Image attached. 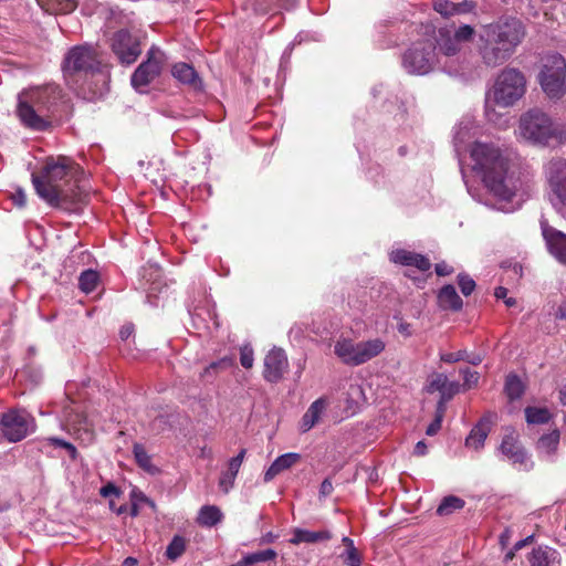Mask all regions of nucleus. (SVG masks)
Masks as SVG:
<instances>
[{
	"label": "nucleus",
	"mask_w": 566,
	"mask_h": 566,
	"mask_svg": "<svg viewBox=\"0 0 566 566\" xmlns=\"http://www.w3.org/2000/svg\"><path fill=\"white\" fill-rule=\"evenodd\" d=\"M52 3V6H55V10L67 13L73 11L76 8L77 0H48Z\"/></svg>",
	"instance_id": "obj_45"
},
{
	"label": "nucleus",
	"mask_w": 566,
	"mask_h": 566,
	"mask_svg": "<svg viewBox=\"0 0 566 566\" xmlns=\"http://www.w3.org/2000/svg\"><path fill=\"white\" fill-rule=\"evenodd\" d=\"M434 271L438 276H447L453 273V268L443 261L436 264Z\"/></svg>",
	"instance_id": "obj_51"
},
{
	"label": "nucleus",
	"mask_w": 566,
	"mask_h": 566,
	"mask_svg": "<svg viewBox=\"0 0 566 566\" xmlns=\"http://www.w3.org/2000/svg\"><path fill=\"white\" fill-rule=\"evenodd\" d=\"M560 433L558 429H554L547 434L539 438L537 448L546 453H553L557 450L559 443Z\"/></svg>",
	"instance_id": "obj_36"
},
{
	"label": "nucleus",
	"mask_w": 566,
	"mask_h": 566,
	"mask_svg": "<svg viewBox=\"0 0 566 566\" xmlns=\"http://www.w3.org/2000/svg\"><path fill=\"white\" fill-rule=\"evenodd\" d=\"M112 52L122 64H133L142 53L139 40L128 30L116 31L111 39Z\"/></svg>",
	"instance_id": "obj_14"
},
{
	"label": "nucleus",
	"mask_w": 566,
	"mask_h": 566,
	"mask_svg": "<svg viewBox=\"0 0 566 566\" xmlns=\"http://www.w3.org/2000/svg\"><path fill=\"white\" fill-rule=\"evenodd\" d=\"M99 494L103 497H111V496L119 497L122 495V491L114 483L108 482L107 484H105L104 486H102L99 489Z\"/></svg>",
	"instance_id": "obj_49"
},
{
	"label": "nucleus",
	"mask_w": 566,
	"mask_h": 566,
	"mask_svg": "<svg viewBox=\"0 0 566 566\" xmlns=\"http://www.w3.org/2000/svg\"><path fill=\"white\" fill-rule=\"evenodd\" d=\"M474 8L473 2L463 1L459 3L451 2L449 0H434L433 9L442 17H451L458 13H467L472 11Z\"/></svg>",
	"instance_id": "obj_29"
},
{
	"label": "nucleus",
	"mask_w": 566,
	"mask_h": 566,
	"mask_svg": "<svg viewBox=\"0 0 566 566\" xmlns=\"http://www.w3.org/2000/svg\"><path fill=\"white\" fill-rule=\"evenodd\" d=\"M45 441L50 446L63 448L64 450H66L67 453H69V457H70V459L72 461L77 460L78 451H77L76 447L74 444H72L71 442L65 441V440L60 439V438H56V437H49V438L45 439Z\"/></svg>",
	"instance_id": "obj_40"
},
{
	"label": "nucleus",
	"mask_w": 566,
	"mask_h": 566,
	"mask_svg": "<svg viewBox=\"0 0 566 566\" xmlns=\"http://www.w3.org/2000/svg\"><path fill=\"white\" fill-rule=\"evenodd\" d=\"M64 97L63 90L56 84L31 88L20 96L17 114L25 127L44 132L60 112Z\"/></svg>",
	"instance_id": "obj_4"
},
{
	"label": "nucleus",
	"mask_w": 566,
	"mask_h": 566,
	"mask_svg": "<svg viewBox=\"0 0 566 566\" xmlns=\"http://www.w3.org/2000/svg\"><path fill=\"white\" fill-rule=\"evenodd\" d=\"M334 490V486H333V483L329 479H325L323 480V482L321 483V486H319V495L321 496H328L332 494Z\"/></svg>",
	"instance_id": "obj_55"
},
{
	"label": "nucleus",
	"mask_w": 566,
	"mask_h": 566,
	"mask_svg": "<svg viewBox=\"0 0 566 566\" xmlns=\"http://www.w3.org/2000/svg\"><path fill=\"white\" fill-rule=\"evenodd\" d=\"M133 453L137 464L148 473H156L158 469L151 463V457L147 453L144 446L135 443L133 447Z\"/></svg>",
	"instance_id": "obj_33"
},
{
	"label": "nucleus",
	"mask_w": 566,
	"mask_h": 566,
	"mask_svg": "<svg viewBox=\"0 0 566 566\" xmlns=\"http://www.w3.org/2000/svg\"><path fill=\"white\" fill-rule=\"evenodd\" d=\"M413 454L418 457H423L427 454V444L424 443V441L417 442L413 450Z\"/></svg>",
	"instance_id": "obj_60"
},
{
	"label": "nucleus",
	"mask_w": 566,
	"mask_h": 566,
	"mask_svg": "<svg viewBox=\"0 0 566 566\" xmlns=\"http://www.w3.org/2000/svg\"><path fill=\"white\" fill-rule=\"evenodd\" d=\"M98 281L99 275L96 271L86 270L78 277V286L84 293L88 294L96 289Z\"/></svg>",
	"instance_id": "obj_37"
},
{
	"label": "nucleus",
	"mask_w": 566,
	"mask_h": 566,
	"mask_svg": "<svg viewBox=\"0 0 566 566\" xmlns=\"http://www.w3.org/2000/svg\"><path fill=\"white\" fill-rule=\"evenodd\" d=\"M495 418V413H488L483 416L467 437L465 446L475 450L482 448Z\"/></svg>",
	"instance_id": "obj_20"
},
{
	"label": "nucleus",
	"mask_w": 566,
	"mask_h": 566,
	"mask_svg": "<svg viewBox=\"0 0 566 566\" xmlns=\"http://www.w3.org/2000/svg\"><path fill=\"white\" fill-rule=\"evenodd\" d=\"M343 545L346 547L345 552L340 554L344 564L348 566H361V555L354 545V541L347 536L342 538Z\"/></svg>",
	"instance_id": "obj_30"
},
{
	"label": "nucleus",
	"mask_w": 566,
	"mask_h": 566,
	"mask_svg": "<svg viewBox=\"0 0 566 566\" xmlns=\"http://www.w3.org/2000/svg\"><path fill=\"white\" fill-rule=\"evenodd\" d=\"M12 200L14 202V205L19 208H22L25 206L27 203V195L25 192L22 190V189H18L13 195H12Z\"/></svg>",
	"instance_id": "obj_52"
},
{
	"label": "nucleus",
	"mask_w": 566,
	"mask_h": 566,
	"mask_svg": "<svg viewBox=\"0 0 566 566\" xmlns=\"http://www.w3.org/2000/svg\"><path fill=\"white\" fill-rule=\"evenodd\" d=\"M520 136L528 144L539 147L566 143V125L556 123L547 113L535 107L521 115Z\"/></svg>",
	"instance_id": "obj_5"
},
{
	"label": "nucleus",
	"mask_w": 566,
	"mask_h": 566,
	"mask_svg": "<svg viewBox=\"0 0 566 566\" xmlns=\"http://www.w3.org/2000/svg\"><path fill=\"white\" fill-rule=\"evenodd\" d=\"M62 427L84 444L92 443L95 438L93 426L83 411L66 409Z\"/></svg>",
	"instance_id": "obj_17"
},
{
	"label": "nucleus",
	"mask_w": 566,
	"mask_h": 566,
	"mask_svg": "<svg viewBox=\"0 0 566 566\" xmlns=\"http://www.w3.org/2000/svg\"><path fill=\"white\" fill-rule=\"evenodd\" d=\"M134 333V325L133 324H126L122 326L119 331V336L123 340L128 339Z\"/></svg>",
	"instance_id": "obj_58"
},
{
	"label": "nucleus",
	"mask_w": 566,
	"mask_h": 566,
	"mask_svg": "<svg viewBox=\"0 0 566 566\" xmlns=\"http://www.w3.org/2000/svg\"><path fill=\"white\" fill-rule=\"evenodd\" d=\"M166 62L165 53L156 48L151 46L147 52V60L138 65L132 75L130 82L136 90L146 87L156 77H158L163 71Z\"/></svg>",
	"instance_id": "obj_12"
},
{
	"label": "nucleus",
	"mask_w": 566,
	"mask_h": 566,
	"mask_svg": "<svg viewBox=\"0 0 566 566\" xmlns=\"http://www.w3.org/2000/svg\"><path fill=\"white\" fill-rule=\"evenodd\" d=\"M525 36L523 23L516 18L500 19L483 27L479 35L478 53L490 69L504 64L514 54Z\"/></svg>",
	"instance_id": "obj_3"
},
{
	"label": "nucleus",
	"mask_w": 566,
	"mask_h": 566,
	"mask_svg": "<svg viewBox=\"0 0 566 566\" xmlns=\"http://www.w3.org/2000/svg\"><path fill=\"white\" fill-rule=\"evenodd\" d=\"M301 459L298 453L290 452L280 455L274 460V462L270 465V468L264 473V482L272 481L277 474L283 472L284 470L290 469L295 463H297Z\"/></svg>",
	"instance_id": "obj_27"
},
{
	"label": "nucleus",
	"mask_w": 566,
	"mask_h": 566,
	"mask_svg": "<svg viewBox=\"0 0 566 566\" xmlns=\"http://www.w3.org/2000/svg\"><path fill=\"white\" fill-rule=\"evenodd\" d=\"M473 169L481 172L486 188L499 199L510 201L518 189V179L509 172L510 160L503 150L475 142L471 148Z\"/></svg>",
	"instance_id": "obj_2"
},
{
	"label": "nucleus",
	"mask_w": 566,
	"mask_h": 566,
	"mask_svg": "<svg viewBox=\"0 0 566 566\" xmlns=\"http://www.w3.org/2000/svg\"><path fill=\"white\" fill-rule=\"evenodd\" d=\"M534 542V535H530L525 537L524 539H521L514 544V551H520L523 547L532 544Z\"/></svg>",
	"instance_id": "obj_59"
},
{
	"label": "nucleus",
	"mask_w": 566,
	"mask_h": 566,
	"mask_svg": "<svg viewBox=\"0 0 566 566\" xmlns=\"http://www.w3.org/2000/svg\"><path fill=\"white\" fill-rule=\"evenodd\" d=\"M555 316L558 319H566V301L559 305Z\"/></svg>",
	"instance_id": "obj_61"
},
{
	"label": "nucleus",
	"mask_w": 566,
	"mask_h": 566,
	"mask_svg": "<svg viewBox=\"0 0 566 566\" xmlns=\"http://www.w3.org/2000/svg\"><path fill=\"white\" fill-rule=\"evenodd\" d=\"M501 453L520 470L530 471L534 463L530 460L525 448L522 446L518 434L514 429L507 428L500 444Z\"/></svg>",
	"instance_id": "obj_15"
},
{
	"label": "nucleus",
	"mask_w": 566,
	"mask_h": 566,
	"mask_svg": "<svg viewBox=\"0 0 566 566\" xmlns=\"http://www.w3.org/2000/svg\"><path fill=\"white\" fill-rule=\"evenodd\" d=\"M542 233L548 251L563 264H566V234L542 222Z\"/></svg>",
	"instance_id": "obj_19"
},
{
	"label": "nucleus",
	"mask_w": 566,
	"mask_h": 566,
	"mask_svg": "<svg viewBox=\"0 0 566 566\" xmlns=\"http://www.w3.org/2000/svg\"><path fill=\"white\" fill-rule=\"evenodd\" d=\"M386 345L380 338L354 343L350 339L336 342L334 352L347 365L359 366L381 354Z\"/></svg>",
	"instance_id": "obj_7"
},
{
	"label": "nucleus",
	"mask_w": 566,
	"mask_h": 566,
	"mask_svg": "<svg viewBox=\"0 0 566 566\" xmlns=\"http://www.w3.org/2000/svg\"><path fill=\"white\" fill-rule=\"evenodd\" d=\"M276 556H277L276 552L272 548H268L264 551H260V552H255V553L245 555V557L248 558V562L251 563L252 565L256 564V563L273 560L276 558Z\"/></svg>",
	"instance_id": "obj_41"
},
{
	"label": "nucleus",
	"mask_w": 566,
	"mask_h": 566,
	"mask_svg": "<svg viewBox=\"0 0 566 566\" xmlns=\"http://www.w3.org/2000/svg\"><path fill=\"white\" fill-rule=\"evenodd\" d=\"M526 80L524 74L514 67H505L496 77L492 90L496 105L509 107L514 105L524 94Z\"/></svg>",
	"instance_id": "obj_6"
},
{
	"label": "nucleus",
	"mask_w": 566,
	"mask_h": 566,
	"mask_svg": "<svg viewBox=\"0 0 566 566\" xmlns=\"http://www.w3.org/2000/svg\"><path fill=\"white\" fill-rule=\"evenodd\" d=\"M494 295H495L496 298L505 300L506 295H507V289L503 287V286H499V287L495 289Z\"/></svg>",
	"instance_id": "obj_62"
},
{
	"label": "nucleus",
	"mask_w": 566,
	"mask_h": 566,
	"mask_svg": "<svg viewBox=\"0 0 566 566\" xmlns=\"http://www.w3.org/2000/svg\"><path fill=\"white\" fill-rule=\"evenodd\" d=\"M440 359L444 363H457L460 360L467 359V352L465 350H458L454 353H446L440 356Z\"/></svg>",
	"instance_id": "obj_50"
},
{
	"label": "nucleus",
	"mask_w": 566,
	"mask_h": 566,
	"mask_svg": "<svg viewBox=\"0 0 566 566\" xmlns=\"http://www.w3.org/2000/svg\"><path fill=\"white\" fill-rule=\"evenodd\" d=\"M525 419L530 424H544L547 423L552 415L547 408L526 407Z\"/></svg>",
	"instance_id": "obj_34"
},
{
	"label": "nucleus",
	"mask_w": 566,
	"mask_h": 566,
	"mask_svg": "<svg viewBox=\"0 0 566 566\" xmlns=\"http://www.w3.org/2000/svg\"><path fill=\"white\" fill-rule=\"evenodd\" d=\"M129 514H130L133 517L138 516V514H139V504H138L136 501H132V505H130V512H129Z\"/></svg>",
	"instance_id": "obj_63"
},
{
	"label": "nucleus",
	"mask_w": 566,
	"mask_h": 566,
	"mask_svg": "<svg viewBox=\"0 0 566 566\" xmlns=\"http://www.w3.org/2000/svg\"><path fill=\"white\" fill-rule=\"evenodd\" d=\"M397 329L405 337H410L413 333L411 324L402 319L398 323Z\"/></svg>",
	"instance_id": "obj_53"
},
{
	"label": "nucleus",
	"mask_w": 566,
	"mask_h": 566,
	"mask_svg": "<svg viewBox=\"0 0 566 566\" xmlns=\"http://www.w3.org/2000/svg\"><path fill=\"white\" fill-rule=\"evenodd\" d=\"M447 402L442 398L439 399L437 407H436V415L434 417L443 419L447 410Z\"/></svg>",
	"instance_id": "obj_57"
},
{
	"label": "nucleus",
	"mask_w": 566,
	"mask_h": 566,
	"mask_svg": "<svg viewBox=\"0 0 566 566\" xmlns=\"http://www.w3.org/2000/svg\"><path fill=\"white\" fill-rule=\"evenodd\" d=\"M438 304L439 307L447 311L451 310L458 312L462 308L463 302L462 298L455 291V287L451 284L444 285L438 294Z\"/></svg>",
	"instance_id": "obj_28"
},
{
	"label": "nucleus",
	"mask_w": 566,
	"mask_h": 566,
	"mask_svg": "<svg viewBox=\"0 0 566 566\" xmlns=\"http://www.w3.org/2000/svg\"><path fill=\"white\" fill-rule=\"evenodd\" d=\"M463 375V387L467 389L473 388L478 385L479 381V373L471 370L469 368L461 369L460 371Z\"/></svg>",
	"instance_id": "obj_43"
},
{
	"label": "nucleus",
	"mask_w": 566,
	"mask_h": 566,
	"mask_svg": "<svg viewBox=\"0 0 566 566\" xmlns=\"http://www.w3.org/2000/svg\"><path fill=\"white\" fill-rule=\"evenodd\" d=\"M332 538L333 533L328 530L308 531L296 527L292 531V537L289 539V543L292 545H300L302 543L315 544L327 542Z\"/></svg>",
	"instance_id": "obj_24"
},
{
	"label": "nucleus",
	"mask_w": 566,
	"mask_h": 566,
	"mask_svg": "<svg viewBox=\"0 0 566 566\" xmlns=\"http://www.w3.org/2000/svg\"><path fill=\"white\" fill-rule=\"evenodd\" d=\"M391 259L395 263L407 266H415L423 272L430 270L431 268V262L427 256L402 249L395 251Z\"/></svg>",
	"instance_id": "obj_25"
},
{
	"label": "nucleus",
	"mask_w": 566,
	"mask_h": 566,
	"mask_svg": "<svg viewBox=\"0 0 566 566\" xmlns=\"http://www.w3.org/2000/svg\"><path fill=\"white\" fill-rule=\"evenodd\" d=\"M544 175L551 192L566 207V159L554 157L544 166Z\"/></svg>",
	"instance_id": "obj_16"
},
{
	"label": "nucleus",
	"mask_w": 566,
	"mask_h": 566,
	"mask_svg": "<svg viewBox=\"0 0 566 566\" xmlns=\"http://www.w3.org/2000/svg\"><path fill=\"white\" fill-rule=\"evenodd\" d=\"M327 400L318 398L313 401L301 419L300 429L302 432L310 431L321 420L322 415L326 410Z\"/></svg>",
	"instance_id": "obj_26"
},
{
	"label": "nucleus",
	"mask_w": 566,
	"mask_h": 566,
	"mask_svg": "<svg viewBox=\"0 0 566 566\" xmlns=\"http://www.w3.org/2000/svg\"><path fill=\"white\" fill-rule=\"evenodd\" d=\"M448 377L444 374H437L430 381L428 386V391H441L444 387L448 386Z\"/></svg>",
	"instance_id": "obj_44"
},
{
	"label": "nucleus",
	"mask_w": 566,
	"mask_h": 566,
	"mask_svg": "<svg viewBox=\"0 0 566 566\" xmlns=\"http://www.w3.org/2000/svg\"><path fill=\"white\" fill-rule=\"evenodd\" d=\"M221 518L222 513L217 506L206 505L202 506L199 512L198 522L200 525L211 527L218 524L221 521Z\"/></svg>",
	"instance_id": "obj_32"
},
{
	"label": "nucleus",
	"mask_w": 566,
	"mask_h": 566,
	"mask_svg": "<svg viewBox=\"0 0 566 566\" xmlns=\"http://www.w3.org/2000/svg\"><path fill=\"white\" fill-rule=\"evenodd\" d=\"M80 166L70 157H49L39 174H32V184L36 195L49 206L73 211L87 198L77 184Z\"/></svg>",
	"instance_id": "obj_1"
},
{
	"label": "nucleus",
	"mask_w": 566,
	"mask_h": 566,
	"mask_svg": "<svg viewBox=\"0 0 566 566\" xmlns=\"http://www.w3.org/2000/svg\"><path fill=\"white\" fill-rule=\"evenodd\" d=\"M187 541L180 535H175L166 548V557L170 560H176L186 551Z\"/></svg>",
	"instance_id": "obj_38"
},
{
	"label": "nucleus",
	"mask_w": 566,
	"mask_h": 566,
	"mask_svg": "<svg viewBox=\"0 0 566 566\" xmlns=\"http://www.w3.org/2000/svg\"><path fill=\"white\" fill-rule=\"evenodd\" d=\"M65 70L72 74L105 80L96 52L87 46H75L69 51L65 57Z\"/></svg>",
	"instance_id": "obj_10"
},
{
	"label": "nucleus",
	"mask_w": 566,
	"mask_h": 566,
	"mask_svg": "<svg viewBox=\"0 0 566 566\" xmlns=\"http://www.w3.org/2000/svg\"><path fill=\"white\" fill-rule=\"evenodd\" d=\"M539 83L549 98H560L566 93V61L560 54L547 56L539 73Z\"/></svg>",
	"instance_id": "obj_8"
},
{
	"label": "nucleus",
	"mask_w": 566,
	"mask_h": 566,
	"mask_svg": "<svg viewBox=\"0 0 566 566\" xmlns=\"http://www.w3.org/2000/svg\"><path fill=\"white\" fill-rule=\"evenodd\" d=\"M289 370L287 356L281 348L271 349L264 357L263 377L266 381L276 384Z\"/></svg>",
	"instance_id": "obj_18"
},
{
	"label": "nucleus",
	"mask_w": 566,
	"mask_h": 566,
	"mask_svg": "<svg viewBox=\"0 0 566 566\" xmlns=\"http://www.w3.org/2000/svg\"><path fill=\"white\" fill-rule=\"evenodd\" d=\"M558 395L560 403L566 407V385L559 389Z\"/></svg>",
	"instance_id": "obj_64"
},
{
	"label": "nucleus",
	"mask_w": 566,
	"mask_h": 566,
	"mask_svg": "<svg viewBox=\"0 0 566 566\" xmlns=\"http://www.w3.org/2000/svg\"><path fill=\"white\" fill-rule=\"evenodd\" d=\"M442 420L443 419L434 417L432 422L427 427L426 433L428 436L437 434L439 432V430L441 429Z\"/></svg>",
	"instance_id": "obj_54"
},
{
	"label": "nucleus",
	"mask_w": 566,
	"mask_h": 566,
	"mask_svg": "<svg viewBox=\"0 0 566 566\" xmlns=\"http://www.w3.org/2000/svg\"><path fill=\"white\" fill-rule=\"evenodd\" d=\"M245 454L247 449H241L235 457L228 461L227 469L221 472L218 484L223 493H229V491L233 488Z\"/></svg>",
	"instance_id": "obj_21"
},
{
	"label": "nucleus",
	"mask_w": 566,
	"mask_h": 566,
	"mask_svg": "<svg viewBox=\"0 0 566 566\" xmlns=\"http://www.w3.org/2000/svg\"><path fill=\"white\" fill-rule=\"evenodd\" d=\"M33 418L20 409H9L0 415V429L3 438L9 442H19L29 434Z\"/></svg>",
	"instance_id": "obj_11"
},
{
	"label": "nucleus",
	"mask_w": 566,
	"mask_h": 566,
	"mask_svg": "<svg viewBox=\"0 0 566 566\" xmlns=\"http://www.w3.org/2000/svg\"><path fill=\"white\" fill-rule=\"evenodd\" d=\"M253 349L249 346H244L240 349V364L242 367L250 369L253 366Z\"/></svg>",
	"instance_id": "obj_46"
},
{
	"label": "nucleus",
	"mask_w": 566,
	"mask_h": 566,
	"mask_svg": "<svg viewBox=\"0 0 566 566\" xmlns=\"http://www.w3.org/2000/svg\"><path fill=\"white\" fill-rule=\"evenodd\" d=\"M530 566H560L559 553L549 546H537L528 554Z\"/></svg>",
	"instance_id": "obj_23"
},
{
	"label": "nucleus",
	"mask_w": 566,
	"mask_h": 566,
	"mask_svg": "<svg viewBox=\"0 0 566 566\" xmlns=\"http://www.w3.org/2000/svg\"><path fill=\"white\" fill-rule=\"evenodd\" d=\"M172 76L189 88L200 92L203 90V83L197 71L192 65L179 62L172 66Z\"/></svg>",
	"instance_id": "obj_22"
},
{
	"label": "nucleus",
	"mask_w": 566,
	"mask_h": 566,
	"mask_svg": "<svg viewBox=\"0 0 566 566\" xmlns=\"http://www.w3.org/2000/svg\"><path fill=\"white\" fill-rule=\"evenodd\" d=\"M475 33L473 27L463 24L453 33L448 28H439L436 35V49L446 56H454L461 51V43L470 42Z\"/></svg>",
	"instance_id": "obj_13"
},
{
	"label": "nucleus",
	"mask_w": 566,
	"mask_h": 566,
	"mask_svg": "<svg viewBox=\"0 0 566 566\" xmlns=\"http://www.w3.org/2000/svg\"><path fill=\"white\" fill-rule=\"evenodd\" d=\"M507 398L513 401L520 399L524 394V385L517 375H509L504 386Z\"/></svg>",
	"instance_id": "obj_35"
},
{
	"label": "nucleus",
	"mask_w": 566,
	"mask_h": 566,
	"mask_svg": "<svg viewBox=\"0 0 566 566\" xmlns=\"http://www.w3.org/2000/svg\"><path fill=\"white\" fill-rule=\"evenodd\" d=\"M465 505V501L455 495L444 496L437 509L439 516H448L455 511L462 510Z\"/></svg>",
	"instance_id": "obj_31"
},
{
	"label": "nucleus",
	"mask_w": 566,
	"mask_h": 566,
	"mask_svg": "<svg viewBox=\"0 0 566 566\" xmlns=\"http://www.w3.org/2000/svg\"><path fill=\"white\" fill-rule=\"evenodd\" d=\"M277 0H244V8L255 13L265 14L270 12Z\"/></svg>",
	"instance_id": "obj_39"
},
{
	"label": "nucleus",
	"mask_w": 566,
	"mask_h": 566,
	"mask_svg": "<svg viewBox=\"0 0 566 566\" xmlns=\"http://www.w3.org/2000/svg\"><path fill=\"white\" fill-rule=\"evenodd\" d=\"M232 365V359L228 357H223L218 361H212L208 367L205 368L202 376L210 374L211 371H216L218 369H223L230 367Z\"/></svg>",
	"instance_id": "obj_48"
},
{
	"label": "nucleus",
	"mask_w": 566,
	"mask_h": 566,
	"mask_svg": "<svg viewBox=\"0 0 566 566\" xmlns=\"http://www.w3.org/2000/svg\"><path fill=\"white\" fill-rule=\"evenodd\" d=\"M130 501H136L139 504L148 501V497L140 490L134 489L130 492Z\"/></svg>",
	"instance_id": "obj_56"
},
{
	"label": "nucleus",
	"mask_w": 566,
	"mask_h": 566,
	"mask_svg": "<svg viewBox=\"0 0 566 566\" xmlns=\"http://www.w3.org/2000/svg\"><path fill=\"white\" fill-rule=\"evenodd\" d=\"M460 385L455 381H448V386L440 391V398L449 401L459 392Z\"/></svg>",
	"instance_id": "obj_47"
},
{
	"label": "nucleus",
	"mask_w": 566,
	"mask_h": 566,
	"mask_svg": "<svg viewBox=\"0 0 566 566\" xmlns=\"http://www.w3.org/2000/svg\"><path fill=\"white\" fill-rule=\"evenodd\" d=\"M458 284L464 296H469L475 289L474 280L468 274H459Z\"/></svg>",
	"instance_id": "obj_42"
},
{
	"label": "nucleus",
	"mask_w": 566,
	"mask_h": 566,
	"mask_svg": "<svg viewBox=\"0 0 566 566\" xmlns=\"http://www.w3.org/2000/svg\"><path fill=\"white\" fill-rule=\"evenodd\" d=\"M437 62L434 43L421 40L412 45L402 55V66L409 74H428Z\"/></svg>",
	"instance_id": "obj_9"
}]
</instances>
